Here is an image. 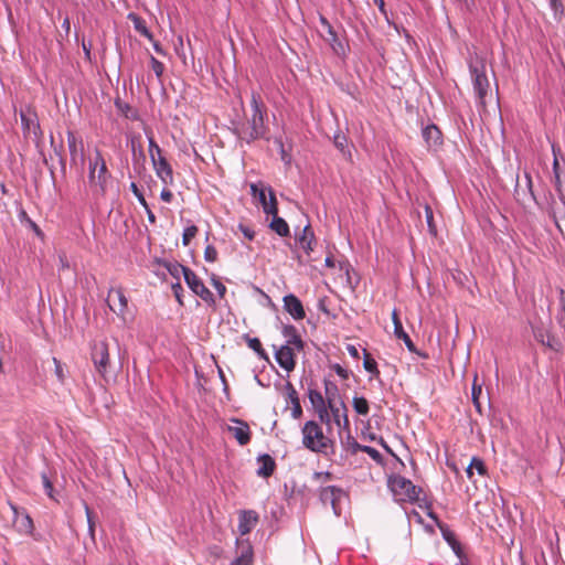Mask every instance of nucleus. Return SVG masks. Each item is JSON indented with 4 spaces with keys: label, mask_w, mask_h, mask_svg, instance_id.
Returning a JSON list of instances; mask_svg holds the SVG:
<instances>
[{
    "label": "nucleus",
    "mask_w": 565,
    "mask_h": 565,
    "mask_svg": "<svg viewBox=\"0 0 565 565\" xmlns=\"http://www.w3.org/2000/svg\"><path fill=\"white\" fill-rule=\"evenodd\" d=\"M250 106L252 114L247 118L246 124L239 128V137L247 142L265 138L268 131V127L265 124L267 108L260 95L256 92L252 93Z\"/></svg>",
    "instance_id": "1"
},
{
    "label": "nucleus",
    "mask_w": 565,
    "mask_h": 565,
    "mask_svg": "<svg viewBox=\"0 0 565 565\" xmlns=\"http://www.w3.org/2000/svg\"><path fill=\"white\" fill-rule=\"evenodd\" d=\"M111 175L107 169L106 161L102 152L96 149L88 163V182L95 194L104 195L106 193Z\"/></svg>",
    "instance_id": "2"
},
{
    "label": "nucleus",
    "mask_w": 565,
    "mask_h": 565,
    "mask_svg": "<svg viewBox=\"0 0 565 565\" xmlns=\"http://www.w3.org/2000/svg\"><path fill=\"white\" fill-rule=\"evenodd\" d=\"M302 445L313 452L327 454L329 448H332L333 441L327 437L315 420L305 423L302 427Z\"/></svg>",
    "instance_id": "3"
},
{
    "label": "nucleus",
    "mask_w": 565,
    "mask_h": 565,
    "mask_svg": "<svg viewBox=\"0 0 565 565\" xmlns=\"http://www.w3.org/2000/svg\"><path fill=\"white\" fill-rule=\"evenodd\" d=\"M469 71L472 78L473 89L479 103L484 106L486 97L490 89V83L486 74L484 60L476 55L469 61Z\"/></svg>",
    "instance_id": "4"
},
{
    "label": "nucleus",
    "mask_w": 565,
    "mask_h": 565,
    "mask_svg": "<svg viewBox=\"0 0 565 565\" xmlns=\"http://www.w3.org/2000/svg\"><path fill=\"white\" fill-rule=\"evenodd\" d=\"M388 487L398 502L414 503L420 500L422 488L416 487L409 479L394 476L388 480Z\"/></svg>",
    "instance_id": "5"
},
{
    "label": "nucleus",
    "mask_w": 565,
    "mask_h": 565,
    "mask_svg": "<svg viewBox=\"0 0 565 565\" xmlns=\"http://www.w3.org/2000/svg\"><path fill=\"white\" fill-rule=\"evenodd\" d=\"M20 118L23 135L25 137H32L34 141H40L43 134L35 108L31 105H26L20 110Z\"/></svg>",
    "instance_id": "6"
},
{
    "label": "nucleus",
    "mask_w": 565,
    "mask_h": 565,
    "mask_svg": "<svg viewBox=\"0 0 565 565\" xmlns=\"http://www.w3.org/2000/svg\"><path fill=\"white\" fill-rule=\"evenodd\" d=\"M92 361L96 372L106 379L110 366L109 348L105 340L95 341L92 345Z\"/></svg>",
    "instance_id": "7"
},
{
    "label": "nucleus",
    "mask_w": 565,
    "mask_h": 565,
    "mask_svg": "<svg viewBox=\"0 0 565 565\" xmlns=\"http://www.w3.org/2000/svg\"><path fill=\"white\" fill-rule=\"evenodd\" d=\"M252 195L256 198L266 214H278L277 200L271 188H265L263 184H250Z\"/></svg>",
    "instance_id": "8"
},
{
    "label": "nucleus",
    "mask_w": 565,
    "mask_h": 565,
    "mask_svg": "<svg viewBox=\"0 0 565 565\" xmlns=\"http://www.w3.org/2000/svg\"><path fill=\"white\" fill-rule=\"evenodd\" d=\"M67 147L71 157V163L74 166H84L85 162V151H84V142L81 137H78L74 131H67Z\"/></svg>",
    "instance_id": "9"
},
{
    "label": "nucleus",
    "mask_w": 565,
    "mask_h": 565,
    "mask_svg": "<svg viewBox=\"0 0 565 565\" xmlns=\"http://www.w3.org/2000/svg\"><path fill=\"white\" fill-rule=\"evenodd\" d=\"M533 337L539 343L553 352L558 353L563 349L561 340L543 326L533 327Z\"/></svg>",
    "instance_id": "10"
},
{
    "label": "nucleus",
    "mask_w": 565,
    "mask_h": 565,
    "mask_svg": "<svg viewBox=\"0 0 565 565\" xmlns=\"http://www.w3.org/2000/svg\"><path fill=\"white\" fill-rule=\"evenodd\" d=\"M184 280L189 288L203 301L209 305L214 303L213 294L206 288L201 278H199L193 270L186 271Z\"/></svg>",
    "instance_id": "11"
},
{
    "label": "nucleus",
    "mask_w": 565,
    "mask_h": 565,
    "mask_svg": "<svg viewBox=\"0 0 565 565\" xmlns=\"http://www.w3.org/2000/svg\"><path fill=\"white\" fill-rule=\"evenodd\" d=\"M294 350V347L284 344L275 351V359L277 363L287 372H291L296 366Z\"/></svg>",
    "instance_id": "12"
},
{
    "label": "nucleus",
    "mask_w": 565,
    "mask_h": 565,
    "mask_svg": "<svg viewBox=\"0 0 565 565\" xmlns=\"http://www.w3.org/2000/svg\"><path fill=\"white\" fill-rule=\"evenodd\" d=\"M259 515L254 510H243L239 512L237 530L241 535L248 534L258 523Z\"/></svg>",
    "instance_id": "13"
},
{
    "label": "nucleus",
    "mask_w": 565,
    "mask_h": 565,
    "mask_svg": "<svg viewBox=\"0 0 565 565\" xmlns=\"http://www.w3.org/2000/svg\"><path fill=\"white\" fill-rule=\"evenodd\" d=\"M152 166L156 171L157 177L166 184L173 183V172L170 163L163 156H159L157 159L152 160Z\"/></svg>",
    "instance_id": "14"
},
{
    "label": "nucleus",
    "mask_w": 565,
    "mask_h": 565,
    "mask_svg": "<svg viewBox=\"0 0 565 565\" xmlns=\"http://www.w3.org/2000/svg\"><path fill=\"white\" fill-rule=\"evenodd\" d=\"M235 425L227 426V430L237 440L241 446H245L250 441L249 426L239 419H233Z\"/></svg>",
    "instance_id": "15"
},
{
    "label": "nucleus",
    "mask_w": 565,
    "mask_h": 565,
    "mask_svg": "<svg viewBox=\"0 0 565 565\" xmlns=\"http://www.w3.org/2000/svg\"><path fill=\"white\" fill-rule=\"evenodd\" d=\"M328 408L331 413L333 422L339 427L349 429L350 422L348 418V408H347L345 404L342 401H339V403H332V401H330V407H328Z\"/></svg>",
    "instance_id": "16"
},
{
    "label": "nucleus",
    "mask_w": 565,
    "mask_h": 565,
    "mask_svg": "<svg viewBox=\"0 0 565 565\" xmlns=\"http://www.w3.org/2000/svg\"><path fill=\"white\" fill-rule=\"evenodd\" d=\"M284 309L295 319L302 320L306 317V312L301 301L292 294L287 295L282 299Z\"/></svg>",
    "instance_id": "17"
},
{
    "label": "nucleus",
    "mask_w": 565,
    "mask_h": 565,
    "mask_svg": "<svg viewBox=\"0 0 565 565\" xmlns=\"http://www.w3.org/2000/svg\"><path fill=\"white\" fill-rule=\"evenodd\" d=\"M109 308L117 315H124L127 309V298L121 289H111L108 295Z\"/></svg>",
    "instance_id": "18"
},
{
    "label": "nucleus",
    "mask_w": 565,
    "mask_h": 565,
    "mask_svg": "<svg viewBox=\"0 0 565 565\" xmlns=\"http://www.w3.org/2000/svg\"><path fill=\"white\" fill-rule=\"evenodd\" d=\"M296 242L307 255H309L313 250L316 238L313 231L309 224L302 228L299 235H297Z\"/></svg>",
    "instance_id": "19"
},
{
    "label": "nucleus",
    "mask_w": 565,
    "mask_h": 565,
    "mask_svg": "<svg viewBox=\"0 0 565 565\" xmlns=\"http://www.w3.org/2000/svg\"><path fill=\"white\" fill-rule=\"evenodd\" d=\"M281 333L286 339L285 345L294 347L298 351L303 349V341L301 340V337L296 327L291 324H285L282 326Z\"/></svg>",
    "instance_id": "20"
},
{
    "label": "nucleus",
    "mask_w": 565,
    "mask_h": 565,
    "mask_svg": "<svg viewBox=\"0 0 565 565\" xmlns=\"http://www.w3.org/2000/svg\"><path fill=\"white\" fill-rule=\"evenodd\" d=\"M239 555L231 563V565H252L253 564V547L248 541L237 540Z\"/></svg>",
    "instance_id": "21"
},
{
    "label": "nucleus",
    "mask_w": 565,
    "mask_h": 565,
    "mask_svg": "<svg viewBox=\"0 0 565 565\" xmlns=\"http://www.w3.org/2000/svg\"><path fill=\"white\" fill-rule=\"evenodd\" d=\"M392 320L394 323V334L397 339L403 340L407 349L412 352L415 351V345L409 335L404 331L402 322L398 318L397 311L393 310Z\"/></svg>",
    "instance_id": "22"
},
{
    "label": "nucleus",
    "mask_w": 565,
    "mask_h": 565,
    "mask_svg": "<svg viewBox=\"0 0 565 565\" xmlns=\"http://www.w3.org/2000/svg\"><path fill=\"white\" fill-rule=\"evenodd\" d=\"M15 514V525L20 533L32 534L34 530L33 521L28 513H19L14 505H11Z\"/></svg>",
    "instance_id": "23"
},
{
    "label": "nucleus",
    "mask_w": 565,
    "mask_h": 565,
    "mask_svg": "<svg viewBox=\"0 0 565 565\" xmlns=\"http://www.w3.org/2000/svg\"><path fill=\"white\" fill-rule=\"evenodd\" d=\"M257 476L262 478H268L274 473L276 468L275 460L267 454L258 457Z\"/></svg>",
    "instance_id": "24"
},
{
    "label": "nucleus",
    "mask_w": 565,
    "mask_h": 565,
    "mask_svg": "<svg viewBox=\"0 0 565 565\" xmlns=\"http://www.w3.org/2000/svg\"><path fill=\"white\" fill-rule=\"evenodd\" d=\"M422 135L428 147H436L441 143V132L435 125L426 126Z\"/></svg>",
    "instance_id": "25"
},
{
    "label": "nucleus",
    "mask_w": 565,
    "mask_h": 565,
    "mask_svg": "<svg viewBox=\"0 0 565 565\" xmlns=\"http://www.w3.org/2000/svg\"><path fill=\"white\" fill-rule=\"evenodd\" d=\"M341 494V489L334 486L324 487L320 490V500L324 504L331 503L332 508L335 509V503L340 499Z\"/></svg>",
    "instance_id": "26"
},
{
    "label": "nucleus",
    "mask_w": 565,
    "mask_h": 565,
    "mask_svg": "<svg viewBox=\"0 0 565 565\" xmlns=\"http://www.w3.org/2000/svg\"><path fill=\"white\" fill-rule=\"evenodd\" d=\"M273 215V220L269 224V227L276 232L279 236H288L290 231H289V225L288 223L278 216V214H271Z\"/></svg>",
    "instance_id": "27"
},
{
    "label": "nucleus",
    "mask_w": 565,
    "mask_h": 565,
    "mask_svg": "<svg viewBox=\"0 0 565 565\" xmlns=\"http://www.w3.org/2000/svg\"><path fill=\"white\" fill-rule=\"evenodd\" d=\"M129 20H131V22L134 23V28L135 30L140 33L141 35L146 36L147 39H149L150 41H152V34L150 33V31L148 30L147 25H146V21L140 18L139 15L135 14V13H130L128 15Z\"/></svg>",
    "instance_id": "28"
},
{
    "label": "nucleus",
    "mask_w": 565,
    "mask_h": 565,
    "mask_svg": "<svg viewBox=\"0 0 565 565\" xmlns=\"http://www.w3.org/2000/svg\"><path fill=\"white\" fill-rule=\"evenodd\" d=\"M428 516L430 519H433L434 521L438 522V519L434 512H428ZM437 524L443 532V536H444L445 541L449 545H457L458 551H460V543L457 541L454 532L449 531L448 529H444V526L440 523H437Z\"/></svg>",
    "instance_id": "29"
},
{
    "label": "nucleus",
    "mask_w": 565,
    "mask_h": 565,
    "mask_svg": "<svg viewBox=\"0 0 565 565\" xmlns=\"http://www.w3.org/2000/svg\"><path fill=\"white\" fill-rule=\"evenodd\" d=\"M247 345L258 355L259 359L267 362L269 361V356L263 349L262 342L258 338H247Z\"/></svg>",
    "instance_id": "30"
},
{
    "label": "nucleus",
    "mask_w": 565,
    "mask_h": 565,
    "mask_svg": "<svg viewBox=\"0 0 565 565\" xmlns=\"http://www.w3.org/2000/svg\"><path fill=\"white\" fill-rule=\"evenodd\" d=\"M326 405L330 407V401L332 403H339L341 401L338 395V387L335 384L331 382L326 383Z\"/></svg>",
    "instance_id": "31"
},
{
    "label": "nucleus",
    "mask_w": 565,
    "mask_h": 565,
    "mask_svg": "<svg viewBox=\"0 0 565 565\" xmlns=\"http://www.w3.org/2000/svg\"><path fill=\"white\" fill-rule=\"evenodd\" d=\"M363 366L372 375L379 376L380 371L377 369V363L366 350H364Z\"/></svg>",
    "instance_id": "32"
},
{
    "label": "nucleus",
    "mask_w": 565,
    "mask_h": 565,
    "mask_svg": "<svg viewBox=\"0 0 565 565\" xmlns=\"http://www.w3.org/2000/svg\"><path fill=\"white\" fill-rule=\"evenodd\" d=\"M352 404H353L354 411L359 415L365 416L369 414L370 407H369V402L366 401V398L355 396V397H353Z\"/></svg>",
    "instance_id": "33"
},
{
    "label": "nucleus",
    "mask_w": 565,
    "mask_h": 565,
    "mask_svg": "<svg viewBox=\"0 0 565 565\" xmlns=\"http://www.w3.org/2000/svg\"><path fill=\"white\" fill-rule=\"evenodd\" d=\"M309 401L313 408L317 411L326 406V401L322 394L317 390H310L308 394Z\"/></svg>",
    "instance_id": "34"
},
{
    "label": "nucleus",
    "mask_w": 565,
    "mask_h": 565,
    "mask_svg": "<svg viewBox=\"0 0 565 565\" xmlns=\"http://www.w3.org/2000/svg\"><path fill=\"white\" fill-rule=\"evenodd\" d=\"M554 221L558 231L565 236V203L554 212Z\"/></svg>",
    "instance_id": "35"
},
{
    "label": "nucleus",
    "mask_w": 565,
    "mask_h": 565,
    "mask_svg": "<svg viewBox=\"0 0 565 565\" xmlns=\"http://www.w3.org/2000/svg\"><path fill=\"white\" fill-rule=\"evenodd\" d=\"M342 446L351 451L352 454H356L358 451H361V448L363 445H360L350 434L341 440Z\"/></svg>",
    "instance_id": "36"
},
{
    "label": "nucleus",
    "mask_w": 565,
    "mask_h": 565,
    "mask_svg": "<svg viewBox=\"0 0 565 565\" xmlns=\"http://www.w3.org/2000/svg\"><path fill=\"white\" fill-rule=\"evenodd\" d=\"M167 268H168L169 273H170L173 277H175V278H178L181 274H182V275H183V277L185 278V274H186V271H190V270H191L189 267H185V266H183V265H181V264H178V263H175V264H169V265L167 266Z\"/></svg>",
    "instance_id": "37"
},
{
    "label": "nucleus",
    "mask_w": 565,
    "mask_h": 565,
    "mask_svg": "<svg viewBox=\"0 0 565 565\" xmlns=\"http://www.w3.org/2000/svg\"><path fill=\"white\" fill-rule=\"evenodd\" d=\"M149 141V156L151 161L157 159L159 156H162V150L159 145L154 141L152 136L148 137Z\"/></svg>",
    "instance_id": "38"
},
{
    "label": "nucleus",
    "mask_w": 565,
    "mask_h": 565,
    "mask_svg": "<svg viewBox=\"0 0 565 565\" xmlns=\"http://www.w3.org/2000/svg\"><path fill=\"white\" fill-rule=\"evenodd\" d=\"M481 393H482V385L477 383V377H476L473 381L471 395H472L473 405L476 406L478 412H480L479 397H480Z\"/></svg>",
    "instance_id": "39"
},
{
    "label": "nucleus",
    "mask_w": 565,
    "mask_h": 565,
    "mask_svg": "<svg viewBox=\"0 0 565 565\" xmlns=\"http://www.w3.org/2000/svg\"><path fill=\"white\" fill-rule=\"evenodd\" d=\"M198 233V227L195 225L188 226L182 235V243L184 246H188L191 241L195 237Z\"/></svg>",
    "instance_id": "40"
},
{
    "label": "nucleus",
    "mask_w": 565,
    "mask_h": 565,
    "mask_svg": "<svg viewBox=\"0 0 565 565\" xmlns=\"http://www.w3.org/2000/svg\"><path fill=\"white\" fill-rule=\"evenodd\" d=\"M470 468H473L480 476L487 475V467L482 459L473 457L470 461Z\"/></svg>",
    "instance_id": "41"
},
{
    "label": "nucleus",
    "mask_w": 565,
    "mask_h": 565,
    "mask_svg": "<svg viewBox=\"0 0 565 565\" xmlns=\"http://www.w3.org/2000/svg\"><path fill=\"white\" fill-rule=\"evenodd\" d=\"M41 479H42V484H43V488L45 490V493L51 498V499H55L54 498V494H53V484L49 478V476L45 473V472H42L41 475Z\"/></svg>",
    "instance_id": "42"
},
{
    "label": "nucleus",
    "mask_w": 565,
    "mask_h": 565,
    "mask_svg": "<svg viewBox=\"0 0 565 565\" xmlns=\"http://www.w3.org/2000/svg\"><path fill=\"white\" fill-rule=\"evenodd\" d=\"M361 451L367 454L373 460L377 462L382 461V455L380 454V451L371 446L363 445Z\"/></svg>",
    "instance_id": "43"
},
{
    "label": "nucleus",
    "mask_w": 565,
    "mask_h": 565,
    "mask_svg": "<svg viewBox=\"0 0 565 565\" xmlns=\"http://www.w3.org/2000/svg\"><path fill=\"white\" fill-rule=\"evenodd\" d=\"M150 66L152 68V71L154 72V74L157 75V77H161L163 71H164V65L158 61L154 56H151L150 57Z\"/></svg>",
    "instance_id": "44"
},
{
    "label": "nucleus",
    "mask_w": 565,
    "mask_h": 565,
    "mask_svg": "<svg viewBox=\"0 0 565 565\" xmlns=\"http://www.w3.org/2000/svg\"><path fill=\"white\" fill-rule=\"evenodd\" d=\"M318 413V416L322 423L326 425H330L331 422V413L328 408V406H323L322 408H319L316 411Z\"/></svg>",
    "instance_id": "45"
},
{
    "label": "nucleus",
    "mask_w": 565,
    "mask_h": 565,
    "mask_svg": "<svg viewBox=\"0 0 565 565\" xmlns=\"http://www.w3.org/2000/svg\"><path fill=\"white\" fill-rule=\"evenodd\" d=\"M130 190L131 192L135 194V196L137 198V200L139 201V203L143 206V207H147V201L142 194V192L139 190L138 185L135 183V182H131L130 183Z\"/></svg>",
    "instance_id": "46"
},
{
    "label": "nucleus",
    "mask_w": 565,
    "mask_h": 565,
    "mask_svg": "<svg viewBox=\"0 0 565 565\" xmlns=\"http://www.w3.org/2000/svg\"><path fill=\"white\" fill-rule=\"evenodd\" d=\"M204 259L209 263H214L217 259V252L212 245L205 247Z\"/></svg>",
    "instance_id": "47"
},
{
    "label": "nucleus",
    "mask_w": 565,
    "mask_h": 565,
    "mask_svg": "<svg viewBox=\"0 0 565 565\" xmlns=\"http://www.w3.org/2000/svg\"><path fill=\"white\" fill-rule=\"evenodd\" d=\"M286 391H287L288 399L290 401L291 404H295L296 402L299 401L298 393L290 382H288L286 384Z\"/></svg>",
    "instance_id": "48"
},
{
    "label": "nucleus",
    "mask_w": 565,
    "mask_h": 565,
    "mask_svg": "<svg viewBox=\"0 0 565 565\" xmlns=\"http://www.w3.org/2000/svg\"><path fill=\"white\" fill-rule=\"evenodd\" d=\"M53 362L55 365L56 377L58 379L60 382H64L65 375L61 362L56 358H53Z\"/></svg>",
    "instance_id": "49"
},
{
    "label": "nucleus",
    "mask_w": 565,
    "mask_h": 565,
    "mask_svg": "<svg viewBox=\"0 0 565 565\" xmlns=\"http://www.w3.org/2000/svg\"><path fill=\"white\" fill-rule=\"evenodd\" d=\"M238 230L242 232V234H243L247 239H249V241L254 239L255 232H254L250 227H248V226H246V225H244V224H239V225H238Z\"/></svg>",
    "instance_id": "50"
},
{
    "label": "nucleus",
    "mask_w": 565,
    "mask_h": 565,
    "mask_svg": "<svg viewBox=\"0 0 565 565\" xmlns=\"http://www.w3.org/2000/svg\"><path fill=\"white\" fill-rule=\"evenodd\" d=\"M565 316V291L564 289L559 290V311L557 312L556 317H564Z\"/></svg>",
    "instance_id": "51"
},
{
    "label": "nucleus",
    "mask_w": 565,
    "mask_h": 565,
    "mask_svg": "<svg viewBox=\"0 0 565 565\" xmlns=\"http://www.w3.org/2000/svg\"><path fill=\"white\" fill-rule=\"evenodd\" d=\"M85 512H86V516H87V522H88V530H89V533L92 535H94V521H93V515H92V511L90 509L88 508V505H85Z\"/></svg>",
    "instance_id": "52"
},
{
    "label": "nucleus",
    "mask_w": 565,
    "mask_h": 565,
    "mask_svg": "<svg viewBox=\"0 0 565 565\" xmlns=\"http://www.w3.org/2000/svg\"><path fill=\"white\" fill-rule=\"evenodd\" d=\"M213 286L216 289L221 298L225 296L226 287L217 279H213Z\"/></svg>",
    "instance_id": "53"
},
{
    "label": "nucleus",
    "mask_w": 565,
    "mask_h": 565,
    "mask_svg": "<svg viewBox=\"0 0 565 565\" xmlns=\"http://www.w3.org/2000/svg\"><path fill=\"white\" fill-rule=\"evenodd\" d=\"M333 371L342 379L347 380L349 377V372L344 367H342L340 364L333 365Z\"/></svg>",
    "instance_id": "54"
},
{
    "label": "nucleus",
    "mask_w": 565,
    "mask_h": 565,
    "mask_svg": "<svg viewBox=\"0 0 565 565\" xmlns=\"http://www.w3.org/2000/svg\"><path fill=\"white\" fill-rule=\"evenodd\" d=\"M334 145L343 152L347 145V138L344 136H335Z\"/></svg>",
    "instance_id": "55"
},
{
    "label": "nucleus",
    "mask_w": 565,
    "mask_h": 565,
    "mask_svg": "<svg viewBox=\"0 0 565 565\" xmlns=\"http://www.w3.org/2000/svg\"><path fill=\"white\" fill-rule=\"evenodd\" d=\"M172 289H173V292H174V296H175L178 302L180 305H183L182 299H181V291L183 290L181 284L180 282L173 284Z\"/></svg>",
    "instance_id": "56"
},
{
    "label": "nucleus",
    "mask_w": 565,
    "mask_h": 565,
    "mask_svg": "<svg viewBox=\"0 0 565 565\" xmlns=\"http://www.w3.org/2000/svg\"><path fill=\"white\" fill-rule=\"evenodd\" d=\"M291 415L294 418H299L302 415V408L299 401L292 404Z\"/></svg>",
    "instance_id": "57"
},
{
    "label": "nucleus",
    "mask_w": 565,
    "mask_h": 565,
    "mask_svg": "<svg viewBox=\"0 0 565 565\" xmlns=\"http://www.w3.org/2000/svg\"><path fill=\"white\" fill-rule=\"evenodd\" d=\"M160 198L162 201L164 202H171L172 198H173V194L170 190H167V189H163L160 193Z\"/></svg>",
    "instance_id": "58"
},
{
    "label": "nucleus",
    "mask_w": 565,
    "mask_h": 565,
    "mask_svg": "<svg viewBox=\"0 0 565 565\" xmlns=\"http://www.w3.org/2000/svg\"><path fill=\"white\" fill-rule=\"evenodd\" d=\"M347 351L349 352V354H350L353 359L358 360V359L360 358L359 350L356 349V347H355V345H353V344H348V345H347Z\"/></svg>",
    "instance_id": "59"
},
{
    "label": "nucleus",
    "mask_w": 565,
    "mask_h": 565,
    "mask_svg": "<svg viewBox=\"0 0 565 565\" xmlns=\"http://www.w3.org/2000/svg\"><path fill=\"white\" fill-rule=\"evenodd\" d=\"M276 142L279 145L280 148L281 160L285 162H289L290 158L285 151L284 143L281 142V140H276Z\"/></svg>",
    "instance_id": "60"
},
{
    "label": "nucleus",
    "mask_w": 565,
    "mask_h": 565,
    "mask_svg": "<svg viewBox=\"0 0 565 565\" xmlns=\"http://www.w3.org/2000/svg\"><path fill=\"white\" fill-rule=\"evenodd\" d=\"M313 477L318 481L329 480L331 478V473L330 472H316Z\"/></svg>",
    "instance_id": "61"
},
{
    "label": "nucleus",
    "mask_w": 565,
    "mask_h": 565,
    "mask_svg": "<svg viewBox=\"0 0 565 565\" xmlns=\"http://www.w3.org/2000/svg\"><path fill=\"white\" fill-rule=\"evenodd\" d=\"M143 209L146 210V213H147V216H148V221L151 224H154L156 223V215L153 214V212L151 211L149 205L147 204V207H143Z\"/></svg>",
    "instance_id": "62"
},
{
    "label": "nucleus",
    "mask_w": 565,
    "mask_h": 565,
    "mask_svg": "<svg viewBox=\"0 0 565 565\" xmlns=\"http://www.w3.org/2000/svg\"><path fill=\"white\" fill-rule=\"evenodd\" d=\"M373 1L379 7L380 11L385 14V2H384V0H373Z\"/></svg>",
    "instance_id": "63"
},
{
    "label": "nucleus",
    "mask_w": 565,
    "mask_h": 565,
    "mask_svg": "<svg viewBox=\"0 0 565 565\" xmlns=\"http://www.w3.org/2000/svg\"><path fill=\"white\" fill-rule=\"evenodd\" d=\"M62 28L68 32L70 29H71V21H70V18L68 17H65V19L63 20V23H62Z\"/></svg>",
    "instance_id": "64"
}]
</instances>
